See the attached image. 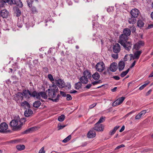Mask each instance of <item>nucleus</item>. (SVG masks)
<instances>
[{
  "instance_id": "6e6d98bb",
  "label": "nucleus",
  "mask_w": 153,
  "mask_h": 153,
  "mask_svg": "<svg viewBox=\"0 0 153 153\" xmlns=\"http://www.w3.org/2000/svg\"><path fill=\"white\" fill-rule=\"evenodd\" d=\"M39 153H45V151L44 150V148L43 147H42L39 151Z\"/></svg>"
},
{
  "instance_id": "7c9ffc66",
  "label": "nucleus",
  "mask_w": 153,
  "mask_h": 153,
  "mask_svg": "<svg viewBox=\"0 0 153 153\" xmlns=\"http://www.w3.org/2000/svg\"><path fill=\"white\" fill-rule=\"evenodd\" d=\"M41 102L39 100L36 101L33 104V106L35 108L39 107L41 105Z\"/></svg>"
},
{
  "instance_id": "c756f323",
  "label": "nucleus",
  "mask_w": 153,
  "mask_h": 153,
  "mask_svg": "<svg viewBox=\"0 0 153 153\" xmlns=\"http://www.w3.org/2000/svg\"><path fill=\"white\" fill-rule=\"evenodd\" d=\"M21 105L23 107H27V108H30V105L29 103L26 101H25L21 103Z\"/></svg>"
},
{
  "instance_id": "6ab92c4d",
  "label": "nucleus",
  "mask_w": 153,
  "mask_h": 153,
  "mask_svg": "<svg viewBox=\"0 0 153 153\" xmlns=\"http://www.w3.org/2000/svg\"><path fill=\"white\" fill-rule=\"evenodd\" d=\"M113 52L116 53H118L120 51V46L118 43L116 44L113 47Z\"/></svg>"
},
{
  "instance_id": "2eb2a0df",
  "label": "nucleus",
  "mask_w": 153,
  "mask_h": 153,
  "mask_svg": "<svg viewBox=\"0 0 153 153\" xmlns=\"http://www.w3.org/2000/svg\"><path fill=\"white\" fill-rule=\"evenodd\" d=\"M146 113V110H143L139 113L135 117V119L136 120H140L141 118L144 116Z\"/></svg>"
},
{
  "instance_id": "7ed1b4c3",
  "label": "nucleus",
  "mask_w": 153,
  "mask_h": 153,
  "mask_svg": "<svg viewBox=\"0 0 153 153\" xmlns=\"http://www.w3.org/2000/svg\"><path fill=\"white\" fill-rule=\"evenodd\" d=\"M33 95L34 97H35V98L38 100H40L41 99V97L44 99H47V96L46 93L44 92L40 91L39 92H38L35 91Z\"/></svg>"
},
{
  "instance_id": "e433bc0d",
  "label": "nucleus",
  "mask_w": 153,
  "mask_h": 153,
  "mask_svg": "<svg viewBox=\"0 0 153 153\" xmlns=\"http://www.w3.org/2000/svg\"><path fill=\"white\" fill-rule=\"evenodd\" d=\"M35 129V127H31L26 130L24 131V133L28 134L33 131Z\"/></svg>"
},
{
  "instance_id": "13d9d810",
  "label": "nucleus",
  "mask_w": 153,
  "mask_h": 153,
  "mask_svg": "<svg viewBox=\"0 0 153 153\" xmlns=\"http://www.w3.org/2000/svg\"><path fill=\"white\" fill-rule=\"evenodd\" d=\"M113 78L116 80H118L120 79V77L118 76H114Z\"/></svg>"
},
{
  "instance_id": "de8ad7c7",
  "label": "nucleus",
  "mask_w": 153,
  "mask_h": 153,
  "mask_svg": "<svg viewBox=\"0 0 153 153\" xmlns=\"http://www.w3.org/2000/svg\"><path fill=\"white\" fill-rule=\"evenodd\" d=\"M66 100H70L72 99V97L71 95L69 94H67L66 96Z\"/></svg>"
},
{
  "instance_id": "0eeeda50",
  "label": "nucleus",
  "mask_w": 153,
  "mask_h": 153,
  "mask_svg": "<svg viewBox=\"0 0 153 153\" xmlns=\"http://www.w3.org/2000/svg\"><path fill=\"white\" fill-rule=\"evenodd\" d=\"M142 53V51H137L134 52V55L130 54L131 59H136L138 60L139 59L140 56Z\"/></svg>"
},
{
  "instance_id": "c9c22d12",
  "label": "nucleus",
  "mask_w": 153,
  "mask_h": 153,
  "mask_svg": "<svg viewBox=\"0 0 153 153\" xmlns=\"http://www.w3.org/2000/svg\"><path fill=\"white\" fill-rule=\"evenodd\" d=\"M48 79H49L53 84L55 82L54 78L51 74H48Z\"/></svg>"
},
{
  "instance_id": "bf43d9fd",
  "label": "nucleus",
  "mask_w": 153,
  "mask_h": 153,
  "mask_svg": "<svg viewBox=\"0 0 153 153\" xmlns=\"http://www.w3.org/2000/svg\"><path fill=\"white\" fill-rule=\"evenodd\" d=\"M152 90L151 89H150L149 90L146 94V96H148L152 92Z\"/></svg>"
},
{
  "instance_id": "f704fd0d",
  "label": "nucleus",
  "mask_w": 153,
  "mask_h": 153,
  "mask_svg": "<svg viewBox=\"0 0 153 153\" xmlns=\"http://www.w3.org/2000/svg\"><path fill=\"white\" fill-rule=\"evenodd\" d=\"M16 148L19 150H22L25 148V146L23 145H18L16 146Z\"/></svg>"
},
{
  "instance_id": "4c0bfd02",
  "label": "nucleus",
  "mask_w": 153,
  "mask_h": 153,
  "mask_svg": "<svg viewBox=\"0 0 153 153\" xmlns=\"http://www.w3.org/2000/svg\"><path fill=\"white\" fill-rule=\"evenodd\" d=\"M65 116L64 115L62 114L60 116H59L58 117V120L60 122L63 121L65 118Z\"/></svg>"
},
{
  "instance_id": "6e6552de",
  "label": "nucleus",
  "mask_w": 153,
  "mask_h": 153,
  "mask_svg": "<svg viewBox=\"0 0 153 153\" xmlns=\"http://www.w3.org/2000/svg\"><path fill=\"white\" fill-rule=\"evenodd\" d=\"M8 128V125L5 122H3L0 124V132H6Z\"/></svg>"
},
{
  "instance_id": "4be33fe9",
  "label": "nucleus",
  "mask_w": 153,
  "mask_h": 153,
  "mask_svg": "<svg viewBox=\"0 0 153 153\" xmlns=\"http://www.w3.org/2000/svg\"><path fill=\"white\" fill-rule=\"evenodd\" d=\"M125 66V62L123 61H120L118 63V68L119 71L123 70Z\"/></svg>"
},
{
  "instance_id": "dca6fc26",
  "label": "nucleus",
  "mask_w": 153,
  "mask_h": 153,
  "mask_svg": "<svg viewBox=\"0 0 153 153\" xmlns=\"http://www.w3.org/2000/svg\"><path fill=\"white\" fill-rule=\"evenodd\" d=\"M96 134L94 129H92L88 132L87 136L89 138H92L95 137Z\"/></svg>"
},
{
  "instance_id": "e2e57ef3",
  "label": "nucleus",
  "mask_w": 153,
  "mask_h": 153,
  "mask_svg": "<svg viewBox=\"0 0 153 153\" xmlns=\"http://www.w3.org/2000/svg\"><path fill=\"white\" fill-rule=\"evenodd\" d=\"M91 84H88L85 86V88L87 89H89L91 87Z\"/></svg>"
},
{
  "instance_id": "052dcab7",
  "label": "nucleus",
  "mask_w": 153,
  "mask_h": 153,
  "mask_svg": "<svg viewBox=\"0 0 153 153\" xmlns=\"http://www.w3.org/2000/svg\"><path fill=\"white\" fill-rule=\"evenodd\" d=\"M125 129V126H122L121 128L120 129L119 131L120 132H122Z\"/></svg>"
},
{
  "instance_id": "680f3d73",
  "label": "nucleus",
  "mask_w": 153,
  "mask_h": 153,
  "mask_svg": "<svg viewBox=\"0 0 153 153\" xmlns=\"http://www.w3.org/2000/svg\"><path fill=\"white\" fill-rule=\"evenodd\" d=\"M96 105V103H94L91 105H90V108H92L95 107Z\"/></svg>"
},
{
  "instance_id": "69168bd1",
  "label": "nucleus",
  "mask_w": 153,
  "mask_h": 153,
  "mask_svg": "<svg viewBox=\"0 0 153 153\" xmlns=\"http://www.w3.org/2000/svg\"><path fill=\"white\" fill-rule=\"evenodd\" d=\"M76 92H77V91L75 90H73V91L71 90L70 92V93L71 94H74Z\"/></svg>"
},
{
  "instance_id": "3c124183",
  "label": "nucleus",
  "mask_w": 153,
  "mask_h": 153,
  "mask_svg": "<svg viewBox=\"0 0 153 153\" xmlns=\"http://www.w3.org/2000/svg\"><path fill=\"white\" fill-rule=\"evenodd\" d=\"M125 146V145L123 144H121L117 147L115 149V150H117L120 149V148L124 147Z\"/></svg>"
},
{
  "instance_id": "c85d7f7f",
  "label": "nucleus",
  "mask_w": 153,
  "mask_h": 153,
  "mask_svg": "<svg viewBox=\"0 0 153 153\" xmlns=\"http://www.w3.org/2000/svg\"><path fill=\"white\" fill-rule=\"evenodd\" d=\"M136 17H131V18H129L128 22L129 24H135L137 21L136 19Z\"/></svg>"
},
{
  "instance_id": "20e7f679",
  "label": "nucleus",
  "mask_w": 153,
  "mask_h": 153,
  "mask_svg": "<svg viewBox=\"0 0 153 153\" xmlns=\"http://www.w3.org/2000/svg\"><path fill=\"white\" fill-rule=\"evenodd\" d=\"M35 91L31 92L29 90H24L23 91L22 94H23V96L25 98L27 99H29L30 97H33L35 98V97H34L33 95L34 94Z\"/></svg>"
},
{
  "instance_id": "393cba45",
  "label": "nucleus",
  "mask_w": 153,
  "mask_h": 153,
  "mask_svg": "<svg viewBox=\"0 0 153 153\" xmlns=\"http://www.w3.org/2000/svg\"><path fill=\"white\" fill-rule=\"evenodd\" d=\"M33 113V111L31 109H27L25 111L24 115L26 117H29L31 116Z\"/></svg>"
},
{
  "instance_id": "4d7b16f0",
  "label": "nucleus",
  "mask_w": 153,
  "mask_h": 153,
  "mask_svg": "<svg viewBox=\"0 0 153 153\" xmlns=\"http://www.w3.org/2000/svg\"><path fill=\"white\" fill-rule=\"evenodd\" d=\"M136 62V61L135 60H134V62H133V63L130 66V68H133V67H134L135 64Z\"/></svg>"
},
{
  "instance_id": "aec40b11",
  "label": "nucleus",
  "mask_w": 153,
  "mask_h": 153,
  "mask_svg": "<svg viewBox=\"0 0 153 153\" xmlns=\"http://www.w3.org/2000/svg\"><path fill=\"white\" fill-rule=\"evenodd\" d=\"M8 15V12L6 10H3L0 11V17L3 18L7 17Z\"/></svg>"
},
{
  "instance_id": "bb28decb",
  "label": "nucleus",
  "mask_w": 153,
  "mask_h": 153,
  "mask_svg": "<svg viewBox=\"0 0 153 153\" xmlns=\"http://www.w3.org/2000/svg\"><path fill=\"white\" fill-rule=\"evenodd\" d=\"M83 76L87 77L88 78H90L91 76V74L90 72L88 70H86L83 72Z\"/></svg>"
},
{
  "instance_id": "9b49d317",
  "label": "nucleus",
  "mask_w": 153,
  "mask_h": 153,
  "mask_svg": "<svg viewBox=\"0 0 153 153\" xmlns=\"http://www.w3.org/2000/svg\"><path fill=\"white\" fill-rule=\"evenodd\" d=\"M125 98V97H123L119 98L113 102L112 105L114 106L121 104L123 102Z\"/></svg>"
},
{
  "instance_id": "a878e982",
  "label": "nucleus",
  "mask_w": 153,
  "mask_h": 153,
  "mask_svg": "<svg viewBox=\"0 0 153 153\" xmlns=\"http://www.w3.org/2000/svg\"><path fill=\"white\" fill-rule=\"evenodd\" d=\"M119 126H115L113 130L110 131L109 132V135L112 136L114 134L116 131L119 128Z\"/></svg>"
},
{
  "instance_id": "37998d69",
  "label": "nucleus",
  "mask_w": 153,
  "mask_h": 153,
  "mask_svg": "<svg viewBox=\"0 0 153 153\" xmlns=\"http://www.w3.org/2000/svg\"><path fill=\"white\" fill-rule=\"evenodd\" d=\"M16 16H19L21 15V11L19 8H17L16 9Z\"/></svg>"
},
{
  "instance_id": "cd10ccee",
  "label": "nucleus",
  "mask_w": 153,
  "mask_h": 153,
  "mask_svg": "<svg viewBox=\"0 0 153 153\" xmlns=\"http://www.w3.org/2000/svg\"><path fill=\"white\" fill-rule=\"evenodd\" d=\"M92 76L94 80H97L99 79L100 77V76L99 73L96 72L92 75Z\"/></svg>"
},
{
  "instance_id": "b1692460",
  "label": "nucleus",
  "mask_w": 153,
  "mask_h": 153,
  "mask_svg": "<svg viewBox=\"0 0 153 153\" xmlns=\"http://www.w3.org/2000/svg\"><path fill=\"white\" fill-rule=\"evenodd\" d=\"M79 80L82 83L84 84H86L88 82V78L82 76L79 78Z\"/></svg>"
},
{
  "instance_id": "4468645a",
  "label": "nucleus",
  "mask_w": 153,
  "mask_h": 153,
  "mask_svg": "<svg viewBox=\"0 0 153 153\" xmlns=\"http://www.w3.org/2000/svg\"><path fill=\"white\" fill-rule=\"evenodd\" d=\"M56 84L59 88H64L65 85L64 81L61 79H59L56 81Z\"/></svg>"
},
{
  "instance_id": "412c9836",
  "label": "nucleus",
  "mask_w": 153,
  "mask_h": 153,
  "mask_svg": "<svg viewBox=\"0 0 153 153\" xmlns=\"http://www.w3.org/2000/svg\"><path fill=\"white\" fill-rule=\"evenodd\" d=\"M13 4H16L20 7H22L23 4L20 0H11Z\"/></svg>"
},
{
  "instance_id": "2f4dec72",
  "label": "nucleus",
  "mask_w": 153,
  "mask_h": 153,
  "mask_svg": "<svg viewBox=\"0 0 153 153\" xmlns=\"http://www.w3.org/2000/svg\"><path fill=\"white\" fill-rule=\"evenodd\" d=\"M82 84L81 82H79L75 85V88L76 89H79L81 87Z\"/></svg>"
},
{
  "instance_id": "338daca9",
  "label": "nucleus",
  "mask_w": 153,
  "mask_h": 153,
  "mask_svg": "<svg viewBox=\"0 0 153 153\" xmlns=\"http://www.w3.org/2000/svg\"><path fill=\"white\" fill-rule=\"evenodd\" d=\"M117 89V87H115L113 88L111 90V91L113 92H114L116 91V89Z\"/></svg>"
},
{
  "instance_id": "a211bd4d",
  "label": "nucleus",
  "mask_w": 153,
  "mask_h": 153,
  "mask_svg": "<svg viewBox=\"0 0 153 153\" xmlns=\"http://www.w3.org/2000/svg\"><path fill=\"white\" fill-rule=\"evenodd\" d=\"M121 45L126 50L129 51L131 48L132 44L131 42H126L124 43V45Z\"/></svg>"
},
{
  "instance_id": "49530a36",
  "label": "nucleus",
  "mask_w": 153,
  "mask_h": 153,
  "mask_svg": "<svg viewBox=\"0 0 153 153\" xmlns=\"http://www.w3.org/2000/svg\"><path fill=\"white\" fill-rule=\"evenodd\" d=\"M111 56L114 59H117L118 58V55L117 53H116V54H111Z\"/></svg>"
},
{
  "instance_id": "5fc2aeb1",
  "label": "nucleus",
  "mask_w": 153,
  "mask_h": 153,
  "mask_svg": "<svg viewBox=\"0 0 153 153\" xmlns=\"http://www.w3.org/2000/svg\"><path fill=\"white\" fill-rule=\"evenodd\" d=\"M60 94L63 97H65L66 96L67 94L64 92L60 91Z\"/></svg>"
},
{
  "instance_id": "39448f33",
  "label": "nucleus",
  "mask_w": 153,
  "mask_h": 153,
  "mask_svg": "<svg viewBox=\"0 0 153 153\" xmlns=\"http://www.w3.org/2000/svg\"><path fill=\"white\" fill-rule=\"evenodd\" d=\"M95 68L97 71L102 72L105 69V65L102 62H100L96 64Z\"/></svg>"
},
{
  "instance_id": "a18cd8bd",
  "label": "nucleus",
  "mask_w": 153,
  "mask_h": 153,
  "mask_svg": "<svg viewBox=\"0 0 153 153\" xmlns=\"http://www.w3.org/2000/svg\"><path fill=\"white\" fill-rule=\"evenodd\" d=\"M101 82H102L101 80H99L97 81H95L94 82H92V84L93 85H96L97 84L99 83H100Z\"/></svg>"
},
{
  "instance_id": "72a5a7b5",
  "label": "nucleus",
  "mask_w": 153,
  "mask_h": 153,
  "mask_svg": "<svg viewBox=\"0 0 153 153\" xmlns=\"http://www.w3.org/2000/svg\"><path fill=\"white\" fill-rule=\"evenodd\" d=\"M144 25L143 22L141 20L138 21L137 22V25L140 27H142Z\"/></svg>"
},
{
  "instance_id": "c03bdc74",
  "label": "nucleus",
  "mask_w": 153,
  "mask_h": 153,
  "mask_svg": "<svg viewBox=\"0 0 153 153\" xmlns=\"http://www.w3.org/2000/svg\"><path fill=\"white\" fill-rule=\"evenodd\" d=\"M65 125H61L60 124H59L58 125L57 127L58 128V130H60L63 128L65 126Z\"/></svg>"
},
{
  "instance_id": "8fccbe9b",
  "label": "nucleus",
  "mask_w": 153,
  "mask_h": 153,
  "mask_svg": "<svg viewBox=\"0 0 153 153\" xmlns=\"http://www.w3.org/2000/svg\"><path fill=\"white\" fill-rule=\"evenodd\" d=\"M107 10L108 12H112L114 10V7H111L107 8Z\"/></svg>"
},
{
  "instance_id": "ddd939ff",
  "label": "nucleus",
  "mask_w": 153,
  "mask_h": 153,
  "mask_svg": "<svg viewBox=\"0 0 153 153\" xmlns=\"http://www.w3.org/2000/svg\"><path fill=\"white\" fill-rule=\"evenodd\" d=\"M140 12L139 10L136 9H132L131 11V14L132 17H137L138 16Z\"/></svg>"
},
{
  "instance_id": "0e129e2a",
  "label": "nucleus",
  "mask_w": 153,
  "mask_h": 153,
  "mask_svg": "<svg viewBox=\"0 0 153 153\" xmlns=\"http://www.w3.org/2000/svg\"><path fill=\"white\" fill-rule=\"evenodd\" d=\"M65 86L67 87L68 89H70L71 88V85L70 83L68 84L67 85Z\"/></svg>"
},
{
  "instance_id": "f03ea898",
  "label": "nucleus",
  "mask_w": 153,
  "mask_h": 153,
  "mask_svg": "<svg viewBox=\"0 0 153 153\" xmlns=\"http://www.w3.org/2000/svg\"><path fill=\"white\" fill-rule=\"evenodd\" d=\"M19 117L16 119L13 120L10 123V126L14 131H17L21 129L23 125Z\"/></svg>"
},
{
  "instance_id": "a19ab883",
  "label": "nucleus",
  "mask_w": 153,
  "mask_h": 153,
  "mask_svg": "<svg viewBox=\"0 0 153 153\" xmlns=\"http://www.w3.org/2000/svg\"><path fill=\"white\" fill-rule=\"evenodd\" d=\"M105 119V117H102L98 121L97 123H100L103 122L104 121Z\"/></svg>"
},
{
  "instance_id": "5701e85b",
  "label": "nucleus",
  "mask_w": 153,
  "mask_h": 153,
  "mask_svg": "<svg viewBox=\"0 0 153 153\" xmlns=\"http://www.w3.org/2000/svg\"><path fill=\"white\" fill-rule=\"evenodd\" d=\"M131 33V31L128 28H126L123 29L122 34L128 37V36L130 35Z\"/></svg>"
},
{
  "instance_id": "423d86ee",
  "label": "nucleus",
  "mask_w": 153,
  "mask_h": 153,
  "mask_svg": "<svg viewBox=\"0 0 153 153\" xmlns=\"http://www.w3.org/2000/svg\"><path fill=\"white\" fill-rule=\"evenodd\" d=\"M128 39V37L122 34L119 36L118 42L121 45H124V43L127 41Z\"/></svg>"
},
{
  "instance_id": "1a4fd4ad",
  "label": "nucleus",
  "mask_w": 153,
  "mask_h": 153,
  "mask_svg": "<svg viewBox=\"0 0 153 153\" xmlns=\"http://www.w3.org/2000/svg\"><path fill=\"white\" fill-rule=\"evenodd\" d=\"M14 98L17 102H20L23 100V94L21 92H18L16 94Z\"/></svg>"
},
{
  "instance_id": "09e8293b",
  "label": "nucleus",
  "mask_w": 153,
  "mask_h": 153,
  "mask_svg": "<svg viewBox=\"0 0 153 153\" xmlns=\"http://www.w3.org/2000/svg\"><path fill=\"white\" fill-rule=\"evenodd\" d=\"M33 13H35L37 12V10L36 8L34 7H33L31 9Z\"/></svg>"
},
{
  "instance_id": "ea45409f",
  "label": "nucleus",
  "mask_w": 153,
  "mask_h": 153,
  "mask_svg": "<svg viewBox=\"0 0 153 153\" xmlns=\"http://www.w3.org/2000/svg\"><path fill=\"white\" fill-rule=\"evenodd\" d=\"M71 135H69L66 138L63 140L62 142L64 143L67 142L71 139Z\"/></svg>"
},
{
  "instance_id": "473e14b6",
  "label": "nucleus",
  "mask_w": 153,
  "mask_h": 153,
  "mask_svg": "<svg viewBox=\"0 0 153 153\" xmlns=\"http://www.w3.org/2000/svg\"><path fill=\"white\" fill-rule=\"evenodd\" d=\"M150 83V82L149 81H147L145 82V83L142 85L139 88V89L140 90H141L143 89L146 86L149 84Z\"/></svg>"
},
{
  "instance_id": "f3484780",
  "label": "nucleus",
  "mask_w": 153,
  "mask_h": 153,
  "mask_svg": "<svg viewBox=\"0 0 153 153\" xmlns=\"http://www.w3.org/2000/svg\"><path fill=\"white\" fill-rule=\"evenodd\" d=\"M109 69L112 72H115L117 69V64L115 62L112 63L110 65Z\"/></svg>"
},
{
  "instance_id": "9d476101",
  "label": "nucleus",
  "mask_w": 153,
  "mask_h": 153,
  "mask_svg": "<svg viewBox=\"0 0 153 153\" xmlns=\"http://www.w3.org/2000/svg\"><path fill=\"white\" fill-rule=\"evenodd\" d=\"M144 42L142 41H139L134 45L133 48L136 50H139L141 47L144 46Z\"/></svg>"
},
{
  "instance_id": "58836bf2",
  "label": "nucleus",
  "mask_w": 153,
  "mask_h": 153,
  "mask_svg": "<svg viewBox=\"0 0 153 153\" xmlns=\"http://www.w3.org/2000/svg\"><path fill=\"white\" fill-rule=\"evenodd\" d=\"M129 70V69H128L126 71L123 72L120 74L121 76L122 77H124L128 74Z\"/></svg>"
},
{
  "instance_id": "79ce46f5",
  "label": "nucleus",
  "mask_w": 153,
  "mask_h": 153,
  "mask_svg": "<svg viewBox=\"0 0 153 153\" xmlns=\"http://www.w3.org/2000/svg\"><path fill=\"white\" fill-rule=\"evenodd\" d=\"M34 0H28L27 1V4L29 7H32V3Z\"/></svg>"
},
{
  "instance_id": "603ef678",
  "label": "nucleus",
  "mask_w": 153,
  "mask_h": 153,
  "mask_svg": "<svg viewBox=\"0 0 153 153\" xmlns=\"http://www.w3.org/2000/svg\"><path fill=\"white\" fill-rule=\"evenodd\" d=\"M6 2H4L3 1H0V8L3 7L4 6L5 3Z\"/></svg>"
},
{
  "instance_id": "f257e3e1",
  "label": "nucleus",
  "mask_w": 153,
  "mask_h": 153,
  "mask_svg": "<svg viewBox=\"0 0 153 153\" xmlns=\"http://www.w3.org/2000/svg\"><path fill=\"white\" fill-rule=\"evenodd\" d=\"M58 91V89L56 85L53 84L50 86L48 89V96L50 98H48V100H52L55 102H57L59 99L60 95L58 94L56 98L54 99L56 96V93Z\"/></svg>"
},
{
  "instance_id": "864d4df0",
  "label": "nucleus",
  "mask_w": 153,
  "mask_h": 153,
  "mask_svg": "<svg viewBox=\"0 0 153 153\" xmlns=\"http://www.w3.org/2000/svg\"><path fill=\"white\" fill-rule=\"evenodd\" d=\"M135 111L134 110H132L131 111L129 112V113H128L125 116L126 117H128L129 115L132 114L134 113L135 112Z\"/></svg>"
},
{
  "instance_id": "f8f14e48",
  "label": "nucleus",
  "mask_w": 153,
  "mask_h": 153,
  "mask_svg": "<svg viewBox=\"0 0 153 153\" xmlns=\"http://www.w3.org/2000/svg\"><path fill=\"white\" fill-rule=\"evenodd\" d=\"M93 129L97 131H103L104 129V126L102 124L97 123L95 124V126Z\"/></svg>"
},
{
  "instance_id": "774afa93",
  "label": "nucleus",
  "mask_w": 153,
  "mask_h": 153,
  "mask_svg": "<svg viewBox=\"0 0 153 153\" xmlns=\"http://www.w3.org/2000/svg\"><path fill=\"white\" fill-rule=\"evenodd\" d=\"M17 141L16 140H13L10 141V143H16Z\"/></svg>"
}]
</instances>
